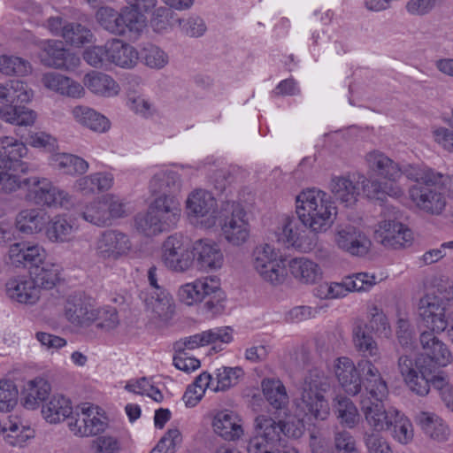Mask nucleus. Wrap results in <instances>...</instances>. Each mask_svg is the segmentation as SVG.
<instances>
[{"instance_id":"f257e3e1","label":"nucleus","mask_w":453,"mask_h":453,"mask_svg":"<svg viewBox=\"0 0 453 453\" xmlns=\"http://www.w3.org/2000/svg\"><path fill=\"white\" fill-rule=\"evenodd\" d=\"M358 365L364 374V383L369 397L362 398L361 411L368 426L375 432L387 431L393 426V419L397 416L394 407L386 409L383 401L388 395L386 380L374 362L368 358L362 359Z\"/></svg>"},{"instance_id":"f03ea898","label":"nucleus","mask_w":453,"mask_h":453,"mask_svg":"<svg viewBox=\"0 0 453 453\" xmlns=\"http://www.w3.org/2000/svg\"><path fill=\"white\" fill-rule=\"evenodd\" d=\"M404 176L414 182L408 189L414 206L424 213L441 215L447 204L444 175L426 165H408Z\"/></svg>"},{"instance_id":"7ed1b4c3","label":"nucleus","mask_w":453,"mask_h":453,"mask_svg":"<svg viewBox=\"0 0 453 453\" xmlns=\"http://www.w3.org/2000/svg\"><path fill=\"white\" fill-rule=\"evenodd\" d=\"M328 188L334 197L346 207L357 203L361 188L369 199L383 201L385 196L398 199L404 195V189L394 183H381L380 180H369L363 174L346 173L332 175Z\"/></svg>"},{"instance_id":"20e7f679","label":"nucleus","mask_w":453,"mask_h":453,"mask_svg":"<svg viewBox=\"0 0 453 453\" xmlns=\"http://www.w3.org/2000/svg\"><path fill=\"white\" fill-rule=\"evenodd\" d=\"M22 186L26 188L27 200L36 205L66 210L74 206V196L48 178L31 176L22 179L18 174L9 173L0 176V192L12 193Z\"/></svg>"},{"instance_id":"39448f33","label":"nucleus","mask_w":453,"mask_h":453,"mask_svg":"<svg viewBox=\"0 0 453 453\" xmlns=\"http://www.w3.org/2000/svg\"><path fill=\"white\" fill-rule=\"evenodd\" d=\"M296 212L304 226L319 234L332 226L337 208L326 192L312 188L304 189L296 196Z\"/></svg>"},{"instance_id":"423d86ee","label":"nucleus","mask_w":453,"mask_h":453,"mask_svg":"<svg viewBox=\"0 0 453 453\" xmlns=\"http://www.w3.org/2000/svg\"><path fill=\"white\" fill-rule=\"evenodd\" d=\"M330 388L329 377L318 367L310 369L299 387L296 399V411L308 419L326 420L330 414V407L325 394Z\"/></svg>"},{"instance_id":"0eeeda50","label":"nucleus","mask_w":453,"mask_h":453,"mask_svg":"<svg viewBox=\"0 0 453 453\" xmlns=\"http://www.w3.org/2000/svg\"><path fill=\"white\" fill-rule=\"evenodd\" d=\"M180 211L178 199L173 196H157L150 203L147 211L135 216V229L144 236H157L176 226Z\"/></svg>"},{"instance_id":"6e6552de","label":"nucleus","mask_w":453,"mask_h":453,"mask_svg":"<svg viewBox=\"0 0 453 453\" xmlns=\"http://www.w3.org/2000/svg\"><path fill=\"white\" fill-rule=\"evenodd\" d=\"M398 370L408 388L419 396L426 395L432 386L440 391L441 399L443 393L448 388H453L449 384L443 372L435 373L431 364H426V359L414 360L408 356H401L398 358Z\"/></svg>"},{"instance_id":"1a4fd4ad","label":"nucleus","mask_w":453,"mask_h":453,"mask_svg":"<svg viewBox=\"0 0 453 453\" xmlns=\"http://www.w3.org/2000/svg\"><path fill=\"white\" fill-rule=\"evenodd\" d=\"M185 212L188 221L196 227L211 229L218 226L221 205L219 207L211 192L196 188L187 196Z\"/></svg>"},{"instance_id":"9d476101","label":"nucleus","mask_w":453,"mask_h":453,"mask_svg":"<svg viewBox=\"0 0 453 453\" xmlns=\"http://www.w3.org/2000/svg\"><path fill=\"white\" fill-rule=\"evenodd\" d=\"M100 27L114 35L131 34L139 35L146 27V20L131 7H123L119 12L111 6H102L96 12Z\"/></svg>"},{"instance_id":"9b49d317","label":"nucleus","mask_w":453,"mask_h":453,"mask_svg":"<svg viewBox=\"0 0 453 453\" xmlns=\"http://www.w3.org/2000/svg\"><path fill=\"white\" fill-rule=\"evenodd\" d=\"M218 225L220 226L224 239L233 246H241L250 237V224L246 211L237 202L226 201L221 203Z\"/></svg>"},{"instance_id":"f8f14e48","label":"nucleus","mask_w":453,"mask_h":453,"mask_svg":"<svg viewBox=\"0 0 453 453\" xmlns=\"http://www.w3.org/2000/svg\"><path fill=\"white\" fill-rule=\"evenodd\" d=\"M449 301L434 295L427 294L418 302V314L424 326L438 334L447 330L453 343V312L448 310Z\"/></svg>"},{"instance_id":"ddd939ff","label":"nucleus","mask_w":453,"mask_h":453,"mask_svg":"<svg viewBox=\"0 0 453 453\" xmlns=\"http://www.w3.org/2000/svg\"><path fill=\"white\" fill-rule=\"evenodd\" d=\"M178 296L187 305L204 302L208 310H212L224 298L220 280L217 276L200 277L180 286Z\"/></svg>"},{"instance_id":"4468645a","label":"nucleus","mask_w":453,"mask_h":453,"mask_svg":"<svg viewBox=\"0 0 453 453\" xmlns=\"http://www.w3.org/2000/svg\"><path fill=\"white\" fill-rule=\"evenodd\" d=\"M251 257L253 268L265 281L274 286L283 283L286 277L284 260L273 245H257Z\"/></svg>"},{"instance_id":"2eb2a0df","label":"nucleus","mask_w":453,"mask_h":453,"mask_svg":"<svg viewBox=\"0 0 453 453\" xmlns=\"http://www.w3.org/2000/svg\"><path fill=\"white\" fill-rule=\"evenodd\" d=\"M109 426L104 411L99 406L85 403L75 411V418L68 421L70 431L79 437L96 436L104 433Z\"/></svg>"},{"instance_id":"dca6fc26","label":"nucleus","mask_w":453,"mask_h":453,"mask_svg":"<svg viewBox=\"0 0 453 453\" xmlns=\"http://www.w3.org/2000/svg\"><path fill=\"white\" fill-rule=\"evenodd\" d=\"M399 211L395 207L385 208L382 219L375 230L376 239L387 248L397 249L410 244L412 233L398 220Z\"/></svg>"},{"instance_id":"f3484780","label":"nucleus","mask_w":453,"mask_h":453,"mask_svg":"<svg viewBox=\"0 0 453 453\" xmlns=\"http://www.w3.org/2000/svg\"><path fill=\"white\" fill-rule=\"evenodd\" d=\"M308 229L298 217L284 216L277 228L276 235L278 241L288 247L307 253L314 250L318 243L317 234Z\"/></svg>"},{"instance_id":"a211bd4d","label":"nucleus","mask_w":453,"mask_h":453,"mask_svg":"<svg viewBox=\"0 0 453 453\" xmlns=\"http://www.w3.org/2000/svg\"><path fill=\"white\" fill-rule=\"evenodd\" d=\"M161 259L174 273L188 272L194 265L192 247L181 236L170 235L163 242Z\"/></svg>"},{"instance_id":"6ab92c4d","label":"nucleus","mask_w":453,"mask_h":453,"mask_svg":"<svg viewBox=\"0 0 453 453\" xmlns=\"http://www.w3.org/2000/svg\"><path fill=\"white\" fill-rule=\"evenodd\" d=\"M129 236L119 230H105L96 240V256L104 262H116L132 250Z\"/></svg>"},{"instance_id":"aec40b11","label":"nucleus","mask_w":453,"mask_h":453,"mask_svg":"<svg viewBox=\"0 0 453 453\" xmlns=\"http://www.w3.org/2000/svg\"><path fill=\"white\" fill-rule=\"evenodd\" d=\"M41 63L50 68L73 71L81 64L78 55L66 50L58 40H43L37 42Z\"/></svg>"},{"instance_id":"412c9836","label":"nucleus","mask_w":453,"mask_h":453,"mask_svg":"<svg viewBox=\"0 0 453 453\" xmlns=\"http://www.w3.org/2000/svg\"><path fill=\"white\" fill-rule=\"evenodd\" d=\"M334 242L340 250L357 257L366 255L372 245L358 222L340 224L335 229Z\"/></svg>"},{"instance_id":"4be33fe9","label":"nucleus","mask_w":453,"mask_h":453,"mask_svg":"<svg viewBox=\"0 0 453 453\" xmlns=\"http://www.w3.org/2000/svg\"><path fill=\"white\" fill-rule=\"evenodd\" d=\"M245 421L241 414L230 409L216 410L211 413L213 434L227 442H237L245 436Z\"/></svg>"},{"instance_id":"5701e85b","label":"nucleus","mask_w":453,"mask_h":453,"mask_svg":"<svg viewBox=\"0 0 453 453\" xmlns=\"http://www.w3.org/2000/svg\"><path fill=\"white\" fill-rule=\"evenodd\" d=\"M24 142L12 136L0 137V176L4 173L16 174L19 169L22 173L29 172L28 165L21 159L27 154Z\"/></svg>"},{"instance_id":"b1692460","label":"nucleus","mask_w":453,"mask_h":453,"mask_svg":"<svg viewBox=\"0 0 453 453\" xmlns=\"http://www.w3.org/2000/svg\"><path fill=\"white\" fill-rule=\"evenodd\" d=\"M194 262L203 272H217L220 270L225 262L224 253L218 242L214 240L203 238L196 240L192 244Z\"/></svg>"},{"instance_id":"393cba45","label":"nucleus","mask_w":453,"mask_h":453,"mask_svg":"<svg viewBox=\"0 0 453 453\" xmlns=\"http://www.w3.org/2000/svg\"><path fill=\"white\" fill-rule=\"evenodd\" d=\"M365 163L369 171L388 180L380 181L381 183H394L396 185H398L397 180L402 175H404V171L408 166L407 165L402 168L398 163L380 150H372L367 153Z\"/></svg>"},{"instance_id":"a878e982","label":"nucleus","mask_w":453,"mask_h":453,"mask_svg":"<svg viewBox=\"0 0 453 453\" xmlns=\"http://www.w3.org/2000/svg\"><path fill=\"white\" fill-rule=\"evenodd\" d=\"M334 372L342 389L350 395H356L360 393L362 388V378L360 372H363L359 365H355L354 362L346 357H342L334 360Z\"/></svg>"},{"instance_id":"bb28decb","label":"nucleus","mask_w":453,"mask_h":453,"mask_svg":"<svg viewBox=\"0 0 453 453\" xmlns=\"http://www.w3.org/2000/svg\"><path fill=\"white\" fill-rule=\"evenodd\" d=\"M150 191L157 196H173L181 189V180L180 174L168 166L159 167L155 170L149 184Z\"/></svg>"},{"instance_id":"cd10ccee","label":"nucleus","mask_w":453,"mask_h":453,"mask_svg":"<svg viewBox=\"0 0 453 453\" xmlns=\"http://www.w3.org/2000/svg\"><path fill=\"white\" fill-rule=\"evenodd\" d=\"M96 305L90 298L81 295L69 296L65 303V319L76 326H88L93 323Z\"/></svg>"},{"instance_id":"c85d7f7f","label":"nucleus","mask_w":453,"mask_h":453,"mask_svg":"<svg viewBox=\"0 0 453 453\" xmlns=\"http://www.w3.org/2000/svg\"><path fill=\"white\" fill-rule=\"evenodd\" d=\"M78 231L74 219L66 214H58L50 219L48 218L44 234L50 242L63 244L73 242Z\"/></svg>"},{"instance_id":"c756f323","label":"nucleus","mask_w":453,"mask_h":453,"mask_svg":"<svg viewBox=\"0 0 453 453\" xmlns=\"http://www.w3.org/2000/svg\"><path fill=\"white\" fill-rule=\"evenodd\" d=\"M84 89L101 98H112L120 94L121 87L110 74L100 71H89L82 79Z\"/></svg>"},{"instance_id":"7c9ffc66","label":"nucleus","mask_w":453,"mask_h":453,"mask_svg":"<svg viewBox=\"0 0 453 453\" xmlns=\"http://www.w3.org/2000/svg\"><path fill=\"white\" fill-rule=\"evenodd\" d=\"M42 83L47 89L73 99H81L86 95L81 83L59 73H45Z\"/></svg>"},{"instance_id":"2f4dec72","label":"nucleus","mask_w":453,"mask_h":453,"mask_svg":"<svg viewBox=\"0 0 453 453\" xmlns=\"http://www.w3.org/2000/svg\"><path fill=\"white\" fill-rule=\"evenodd\" d=\"M51 386L48 380L42 376L26 381L21 389L20 403L30 411L37 410L49 397Z\"/></svg>"},{"instance_id":"473e14b6","label":"nucleus","mask_w":453,"mask_h":453,"mask_svg":"<svg viewBox=\"0 0 453 453\" xmlns=\"http://www.w3.org/2000/svg\"><path fill=\"white\" fill-rule=\"evenodd\" d=\"M1 435L8 445L24 447L35 437V431L20 417L11 415L3 422Z\"/></svg>"},{"instance_id":"72a5a7b5","label":"nucleus","mask_w":453,"mask_h":453,"mask_svg":"<svg viewBox=\"0 0 453 453\" xmlns=\"http://www.w3.org/2000/svg\"><path fill=\"white\" fill-rule=\"evenodd\" d=\"M434 332H423L420 334V344L424 355L434 366L445 367L449 365L453 357L448 346L434 334Z\"/></svg>"},{"instance_id":"f704fd0d","label":"nucleus","mask_w":453,"mask_h":453,"mask_svg":"<svg viewBox=\"0 0 453 453\" xmlns=\"http://www.w3.org/2000/svg\"><path fill=\"white\" fill-rule=\"evenodd\" d=\"M288 267L292 277L301 284L313 285L323 278L320 265L306 257L290 259Z\"/></svg>"},{"instance_id":"c9c22d12","label":"nucleus","mask_w":453,"mask_h":453,"mask_svg":"<svg viewBox=\"0 0 453 453\" xmlns=\"http://www.w3.org/2000/svg\"><path fill=\"white\" fill-rule=\"evenodd\" d=\"M142 299L146 310L155 318L166 321L173 317L175 304L173 296L166 289L144 293Z\"/></svg>"},{"instance_id":"e433bc0d","label":"nucleus","mask_w":453,"mask_h":453,"mask_svg":"<svg viewBox=\"0 0 453 453\" xmlns=\"http://www.w3.org/2000/svg\"><path fill=\"white\" fill-rule=\"evenodd\" d=\"M138 62V50L132 45L119 39L108 41V63L131 69Z\"/></svg>"},{"instance_id":"4c0bfd02","label":"nucleus","mask_w":453,"mask_h":453,"mask_svg":"<svg viewBox=\"0 0 453 453\" xmlns=\"http://www.w3.org/2000/svg\"><path fill=\"white\" fill-rule=\"evenodd\" d=\"M41 412L48 423H60L73 413L72 402L61 394H55L42 405Z\"/></svg>"},{"instance_id":"58836bf2","label":"nucleus","mask_w":453,"mask_h":453,"mask_svg":"<svg viewBox=\"0 0 453 453\" xmlns=\"http://www.w3.org/2000/svg\"><path fill=\"white\" fill-rule=\"evenodd\" d=\"M49 165L67 175H81L89 168L88 163L82 157L70 153H54L49 157Z\"/></svg>"},{"instance_id":"ea45409f","label":"nucleus","mask_w":453,"mask_h":453,"mask_svg":"<svg viewBox=\"0 0 453 453\" xmlns=\"http://www.w3.org/2000/svg\"><path fill=\"white\" fill-rule=\"evenodd\" d=\"M262 394L275 411L286 410L289 403V396L282 381L275 378H265L261 382Z\"/></svg>"},{"instance_id":"a19ab883","label":"nucleus","mask_w":453,"mask_h":453,"mask_svg":"<svg viewBox=\"0 0 453 453\" xmlns=\"http://www.w3.org/2000/svg\"><path fill=\"white\" fill-rule=\"evenodd\" d=\"M48 215L37 208L25 209L16 217V226L23 234H34L45 230Z\"/></svg>"},{"instance_id":"79ce46f5","label":"nucleus","mask_w":453,"mask_h":453,"mask_svg":"<svg viewBox=\"0 0 453 453\" xmlns=\"http://www.w3.org/2000/svg\"><path fill=\"white\" fill-rule=\"evenodd\" d=\"M353 344L356 349L365 357L373 358L374 362H378L381 354L377 342L367 330L366 325L357 324L352 332Z\"/></svg>"},{"instance_id":"37998d69","label":"nucleus","mask_w":453,"mask_h":453,"mask_svg":"<svg viewBox=\"0 0 453 453\" xmlns=\"http://www.w3.org/2000/svg\"><path fill=\"white\" fill-rule=\"evenodd\" d=\"M72 115L75 121L94 132H106L111 126L106 117L88 106L77 105L73 107Z\"/></svg>"},{"instance_id":"c03bdc74","label":"nucleus","mask_w":453,"mask_h":453,"mask_svg":"<svg viewBox=\"0 0 453 453\" xmlns=\"http://www.w3.org/2000/svg\"><path fill=\"white\" fill-rule=\"evenodd\" d=\"M152 70H162L170 62L169 54L161 47L151 42L142 43L138 50V60Z\"/></svg>"},{"instance_id":"a18cd8bd","label":"nucleus","mask_w":453,"mask_h":453,"mask_svg":"<svg viewBox=\"0 0 453 453\" xmlns=\"http://www.w3.org/2000/svg\"><path fill=\"white\" fill-rule=\"evenodd\" d=\"M40 292L32 278L15 280L8 284L10 296L21 303H35L40 297Z\"/></svg>"},{"instance_id":"49530a36","label":"nucleus","mask_w":453,"mask_h":453,"mask_svg":"<svg viewBox=\"0 0 453 453\" xmlns=\"http://www.w3.org/2000/svg\"><path fill=\"white\" fill-rule=\"evenodd\" d=\"M416 422L423 432L437 441H444L449 435L448 426L433 412L421 411L416 416Z\"/></svg>"},{"instance_id":"de8ad7c7","label":"nucleus","mask_w":453,"mask_h":453,"mask_svg":"<svg viewBox=\"0 0 453 453\" xmlns=\"http://www.w3.org/2000/svg\"><path fill=\"white\" fill-rule=\"evenodd\" d=\"M0 119L12 125L32 126L36 119V113L24 106L5 104L0 107Z\"/></svg>"},{"instance_id":"09e8293b","label":"nucleus","mask_w":453,"mask_h":453,"mask_svg":"<svg viewBox=\"0 0 453 453\" xmlns=\"http://www.w3.org/2000/svg\"><path fill=\"white\" fill-rule=\"evenodd\" d=\"M32 275V280H35L40 291L42 288L51 289L60 280V266L55 263L45 261L34 269Z\"/></svg>"},{"instance_id":"8fccbe9b","label":"nucleus","mask_w":453,"mask_h":453,"mask_svg":"<svg viewBox=\"0 0 453 453\" xmlns=\"http://www.w3.org/2000/svg\"><path fill=\"white\" fill-rule=\"evenodd\" d=\"M334 411L340 423L348 428L355 427L360 420L357 408L346 396L337 395L334 398Z\"/></svg>"},{"instance_id":"3c124183","label":"nucleus","mask_w":453,"mask_h":453,"mask_svg":"<svg viewBox=\"0 0 453 453\" xmlns=\"http://www.w3.org/2000/svg\"><path fill=\"white\" fill-rule=\"evenodd\" d=\"M244 376V371L240 366H221L213 372L215 392L226 391L236 386Z\"/></svg>"},{"instance_id":"603ef678","label":"nucleus","mask_w":453,"mask_h":453,"mask_svg":"<svg viewBox=\"0 0 453 453\" xmlns=\"http://www.w3.org/2000/svg\"><path fill=\"white\" fill-rule=\"evenodd\" d=\"M81 217L87 222L97 226H110V213L106 210L104 196L86 205L81 212Z\"/></svg>"},{"instance_id":"864d4df0","label":"nucleus","mask_w":453,"mask_h":453,"mask_svg":"<svg viewBox=\"0 0 453 453\" xmlns=\"http://www.w3.org/2000/svg\"><path fill=\"white\" fill-rule=\"evenodd\" d=\"M31 72L32 66L27 60L17 56H0V73L9 76H26Z\"/></svg>"},{"instance_id":"5fc2aeb1","label":"nucleus","mask_w":453,"mask_h":453,"mask_svg":"<svg viewBox=\"0 0 453 453\" xmlns=\"http://www.w3.org/2000/svg\"><path fill=\"white\" fill-rule=\"evenodd\" d=\"M63 38L72 46L81 47L92 42L94 35L89 28L80 23H69L64 30Z\"/></svg>"},{"instance_id":"6e6d98bb","label":"nucleus","mask_w":453,"mask_h":453,"mask_svg":"<svg viewBox=\"0 0 453 453\" xmlns=\"http://www.w3.org/2000/svg\"><path fill=\"white\" fill-rule=\"evenodd\" d=\"M346 295L371 289L377 282V277L368 273H357L342 279Z\"/></svg>"},{"instance_id":"4d7b16f0","label":"nucleus","mask_w":453,"mask_h":453,"mask_svg":"<svg viewBox=\"0 0 453 453\" xmlns=\"http://www.w3.org/2000/svg\"><path fill=\"white\" fill-rule=\"evenodd\" d=\"M181 34L191 38H199L205 35L207 26L204 19L197 14L176 19Z\"/></svg>"},{"instance_id":"13d9d810","label":"nucleus","mask_w":453,"mask_h":453,"mask_svg":"<svg viewBox=\"0 0 453 453\" xmlns=\"http://www.w3.org/2000/svg\"><path fill=\"white\" fill-rule=\"evenodd\" d=\"M93 315V323L95 322L96 327L104 332L115 329L119 323L118 312L114 307H96Z\"/></svg>"},{"instance_id":"bf43d9fd","label":"nucleus","mask_w":453,"mask_h":453,"mask_svg":"<svg viewBox=\"0 0 453 453\" xmlns=\"http://www.w3.org/2000/svg\"><path fill=\"white\" fill-rule=\"evenodd\" d=\"M367 319L372 329L379 334L385 337L391 335V326L388 317L383 310L376 304H372L367 308Z\"/></svg>"},{"instance_id":"052dcab7","label":"nucleus","mask_w":453,"mask_h":453,"mask_svg":"<svg viewBox=\"0 0 453 453\" xmlns=\"http://www.w3.org/2000/svg\"><path fill=\"white\" fill-rule=\"evenodd\" d=\"M179 17L170 9L160 7L155 11L150 20L153 30L157 33H165L177 25Z\"/></svg>"},{"instance_id":"680f3d73","label":"nucleus","mask_w":453,"mask_h":453,"mask_svg":"<svg viewBox=\"0 0 453 453\" xmlns=\"http://www.w3.org/2000/svg\"><path fill=\"white\" fill-rule=\"evenodd\" d=\"M393 437L402 444H407L413 439V427L410 419L397 410V416L393 419Z\"/></svg>"},{"instance_id":"e2e57ef3","label":"nucleus","mask_w":453,"mask_h":453,"mask_svg":"<svg viewBox=\"0 0 453 453\" xmlns=\"http://www.w3.org/2000/svg\"><path fill=\"white\" fill-rule=\"evenodd\" d=\"M19 391L9 380H0V411H10L18 403Z\"/></svg>"},{"instance_id":"0e129e2a","label":"nucleus","mask_w":453,"mask_h":453,"mask_svg":"<svg viewBox=\"0 0 453 453\" xmlns=\"http://www.w3.org/2000/svg\"><path fill=\"white\" fill-rule=\"evenodd\" d=\"M205 345H214L216 350L218 343L227 344L233 341V329L229 326L214 327L202 332Z\"/></svg>"},{"instance_id":"69168bd1","label":"nucleus","mask_w":453,"mask_h":453,"mask_svg":"<svg viewBox=\"0 0 453 453\" xmlns=\"http://www.w3.org/2000/svg\"><path fill=\"white\" fill-rule=\"evenodd\" d=\"M182 436L178 428L169 429L150 453H175L180 445Z\"/></svg>"},{"instance_id":"338daca9","label":"nucleus","mask_w":453,"mask_h":453,"mask_svg":"<svg viewBox=\"0 0 453 453\" xmlns=\"http://www.w3.org/2000/svg\"><path fill=\"white\" fill-rule=\"evenodd\" d=\"M315 296L322 300L340 299L347 296L342 280L320 284L315 289Z\"/></svg>"},{"instance_id":"774afa93","label":"nucleus","mask_w":453,"mask_h":453,"mask_svg":"<svg viewBox=\"0 0 453 453\" xmlns=\"http://www.w3.org/2000/svg\"><path fill=\"white\" fill-rule=\"evenodd\" d=\"M85 62L92 67L99 68L108 62V42L104 46H90L82 54Z\"/></svg>"}]
</instances>
